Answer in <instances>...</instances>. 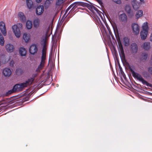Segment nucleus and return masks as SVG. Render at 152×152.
I'll use <instances>...</instances> for the list:
<instances>
[{
    "label": "nucleus",
    "instance_id": "12",
    "mask_svg": "<svg viewBox=\"0 0 152 152\" xmlns=\"http://www.w3.org/2000/svg\"><path fill=\"white\" fill-rule=\"evenodd\" d=\"M44 11V6L43 5H39L36 9V14L38 15H40L42 14Z\"/></svg>",
    "mask_w": 152,
    "mask_h": 152
},
{
    "label": "nucleus",
    "instance_id": "16",
    "mask_svg": "<svg viewBox=\"0 0 152 152\" xmlns=\"http://www.w3.org/2000/svg\"><path fill=\"white\" fill-rule=\"evenodd\" d=\"M3 73L5 76L9 77L11 74V71L10 69L5 68L3 69Z\"/></svg>",
    "mask_w": 152,
    "mask_h": 152
},
{
    "label": "nucleus",
    "instance_id": "10",
    "mask_svg": "<svg viewBox=\"0 0 152 152\" xmlns=\"http://www.w3.org/2000/svg\"><path fill=\"white\" fill-rule=\"evenodd\" d=\"M25 84L23 83L16 84L14 86V88L15 89L16 92L21 91L23 88L26 87L25 86Z\"/></svg>",
    "mask_w": 152,
    "mask_h": 152
},
{
    "label": "nucleus",
    "instance_id": "9",
    "mask_svg": "<svg viewBox=\"0 0 152 152\" xmlns=\"http://www.w3.org/2000/svg\"><path fill=\"white\" fill-rule=\"evenodd\" d=\"M132 28L133 30V32L136 35H137L139 34L140 28L139 26L137 23H133L132 25Z\"/></svg>",
    "mask_w": 152,
    "mask_h": 152
},
{
    "label": "nucleus",
    "instance_id": "29",
    "mask_svg": "<svg viewBox=\"0 0 152 152\" xmlns=\"http://www.w3.org/2000/svg\"><path fill=\"white\" fill-rule=\"evenodd\" d=\"M26 26L28 29H31L32 27L31 22L29 20H27L26 23Z\"/></svg>",
    "mask_w": 152,
    "mask_h": 152
},
{
    "label": "nucleus",
    "instance_id": "39",
    "mask_svg": "<svg viewBox=\"0 0 152 152\" xmlns=\"http://www.w3.org/2000/svg\"><path fill=\"white\" fill-rule=\"evenodd\" d=\"M139 96V98L144 100H147V99H145V97H144L143 96Z\"/></svg>",
    "mask_w": 152,
    "mask_h": 152
},
{
    "label": "nucleus",
    "instance_id": "3",
    "mask_svg": "<svg viewBox=\"0 0 152 152\" xmlns=\"http://www.w3.org/2000/svg\"><path fill=\"white\" fill-rule=\"evenodd\" d=\"M129 69L132 72V76L134 78L141 82L143 85H146L148 87H152V85L144 80L140 74L134 72L133 70L131 68H129Z\"/></svg>",
    "mask_w": 152,
    "mask_h": 152
},
{
    "label": "nucleus",
    "instance_id": "17",
    "mask_svg": "<svg viewBox=\"0 0 152 152\" xmlns=\"http://www.w3.org/2000/svg\"><path fill=\"white\" fill-rule=\"evenodd\" d=\"M26 5L28 8L31 9L34 7V5L32 1L31 0H26Z\"/></svg>",
    "mask_w": 152,
    "mask_h": 152
},
{
    "label": "nucleus",
    "instance_id": "30",
    "mask_svg": "<svg viewBox=\"0 0 152 152\" xmlns=\"http://www.w3.org/2000/svg\"><path fill=\"white\" fill-rule=\"evenodd\" d=\"M53 1V0H46L44 4L45 7H48L50 5Z\"/></svg>",
    "mask_w": 152,
    "mask_h": 152
},
{
    "label": "nucleus",
    "instance_id": "36",
    "mask_svg": "<svg viewBox=\"0 0 152 152\" xmlns=\"http://www.w3.org/2000/svg\"><path fill=\"white\" fill-rule=\"evenodd\" d=\"M63 3V0H57L56 2L57 6H60Z\"/></svg>",
    "mask_w": 152,
    "mask_h": 152
},
{
    "label": "nucleus",
    "instance_id": "31",
    "mask_svg": "<svg viewBox=\"0 0 152 152\" xmlns=\"http://www.w3.org/2000/svg\"><path fill=\"white\" fill-rule=\"evenodd\" d=\"M4 43V40L3 36L0 33V45L1 46H3Z\"/></svg>",
    "mask_w": 152,
    "mask_h": 152
},
{
    "label": "nucleus",
    "instance_id": "45",
    "mask_svg": "<svg viewBox=\"0 0 152 152\" xmlns=\"http://www.w3.org/2000/svg\"><path fill=\"white\" fill-rule=\"evenodd\" d=\"M23 95H27V94H24Z\"/></svg>",
    "mask_w": 152,
    "mask_h": 152
},
{
    "label": "nucleus",
    "instance_id": "40",
    "mask_svg": "<svg viewBox=\"0 0 152 152\" xmlns=\"http://www.w3.org/2000/svg\"><path fill=\"white\" fill-rule=\"evenodd\" d=\"M14 62L13 61H11L10 62V65L11 66H14Z\"/></svg>",
    "mask_w": 152,
    "mask_h": 152
},
{
    "label": "nucleus",
    "instance_id": "38",
    "mask_svg": "<svg viewBox=\"0 0 152 152\" xmlns=\"http://www.w3.org/2000/svg\"><path fill=\"white\" fill-rule=\"evenodd\" d=\"M148 70L149 73L151 74L152 75V67H150L148 68Z\"/></svg>",
    "mask_w": 152,
    "mask_h": 152
},
{
    "label": "nucleus",
    "instance_id": "2",
    "mask_svg": "<svg viewBox=\"0 0 152 152\" xmlns=\"http://www.w3.org/2000/svg\"><path fill=\"white\" fill-rule=\"evenodd\" d=\"M13 96L10 98L4 97L2 100L0 101V105L5 104L8 103L12 102V101L17 102L18 101L22 103H23L25 101H28L30 96H26L24 97L25 96Z\"/></svg>",
    "mask_w": 152,
    "mask_h": 152
},
{
    "label": "nucleus",
    "instance_id": "21",
    "mask_svg": "<svg viewBox=\"0 0 152 152\" xmlns=\"http://www.w3.org/2000/svg\"><path fill=\"white\" fill-rule=\"evenodd\" d=\"M34 80V78L31 77L28 79L25 82L23 83L25 84V86L26 87H27L28 86L31 85Z\"/></svg>",
    "mask_w": 152,
    "mask_h": 152
},
{
    "label": "nucleus",
    "instance_id": "11",
    "mask_svg": "<svg viewBox=\"0 0 152 152\" xmlns=\"http://www.w3.org/2000/svg\"><path fill=\"white\" fill-rule=\"evenodd\" d=\"M0 29L1 33L5 36L7 35V31L4 23L3 21L0 22Z\"/></svg>",
    "mask_w": 152,
    "mask_h": 152
},
{
    "label": "nucleus",
    "instance_id": "6",
    "mask_svg": "<svg viewBox=\"0 0 152 152\" xmlns=\"http://www.w3.org/2000/svg\"><path fill=\"white\" fill-rule=\"evenodd\" d=\"M118 53L122 61H125V57L124 48L121 42H118Z\"/></svg>",
    "mask_w": 152,
    "mask_h": 152
},
{
    "label": "nucleus",
    "instance_id": "20",
    "mask_svg": "<svg viewBox=\"0 0 152 152\" xmlns=\"http://www.w3.org/2000/svg\"><path fill=\"white\" fill-rule=\"evenodd\" d=\"M132 3L133 7L134 10H136L139 8L140 7L139 4L136 2V0H133Z\"/></svg>",
    "mask_w": 152,
    "mask_h": 152
},
{
    "label": "nucleus",
    "instance_id": "34",
    "mask_svg": "<svg viewBox=\"0 0 152 152\" xmlns=\"http://www.w3.org/2000/svg\"><path fill=\"white\" fill-rule=\"evenodd\" d=\"M23 70L21 68H18L16 70V73L17 74H21L23 72Z\"/></svg>",
    "mask_w": 152,
    "mask_h": 152
},
{
    "label": "nucleus",
    "instance_id": "26",
    "mask_svg": "<svg viewBox=\"0 0 152 152\" xmlns=\"http://www.w3.org/2000/svg\"><path fill=\"white\" fill-rule=\"evenodd\" d=\"M123 42L125 46H127L129 45V39L127 37H125L123 39Z\"/></svg>",
    "mask_w": 152,
    "mask_h": 152
},
{
    "label": "nucleus",
    "instance_id": "46",
    "mask_svg": "<svg viewBox=\"0 0 152 152\" xmlns=\"http://www.w3.org/2000/svg\"><path fill=\"white\" fill-rule=\"evenodd\" d=\"M42 94H40V95H42Z\"/></svg>",
    "mask_w": 152,
    "mask_h": 152
},
{
    "label": "nucleus",
    "instance_id": "14",
    "mask_svg": "<svg viewBox=\"0 0 152 152\" xmlns=\"http://www.w3.org/2000/svg\"><path fill=\"white\" fill-rule=\"evenodd\" d=\"M138 50V46L135 43H132L131 45L130 51L132 53H136Z\"/></svg>",
    "mask_w": 152,
    "mask_h": 152
},
{
    "label": "nucleus",
    "instance_id": "42",
    "mask_svg": "<svg viewBox=\"0 0 152 152\" xmlns=\"http://www.w3.org/2000/svg\"><path fill=\"white\" fill-rule=\"evenodd\" d=\"M42 0H36V1L38 3H40Z\"/></svg>",
    "mask_w": 152,
    "mask_h": 152
},
{
    "label": "nucleus",
    "instance_id": "25",
    "mask_svg": "<svg viewBox=\"0 0 152 152\" xmlns=\"http://www.w3.org/2000/svg\"><path fill=\"white\" fill-rule=\"evenodd\" d=\"M89 7H90L91 9H93L95 10L96 12L99 14L101 18L102 19V15H104L103 14L100 12L94 6H90Z\"/></svg>",
    "mask_w": 152,
    "mask_h": 152
},
{
    "label": "nucleus",
    "instance_id": "18",
    "mask_svg": "<svg viewBox=\"0 0 152 152\" xmlns=\"http://www.w3.org/2000/svg\"><path fill=\"white\" fill-rule=\"evenodd\" d=\"M142 48L145 50H148L150 48V44L149 42H145L141 45Z\"/></svg>",
    "mask_w": 152,
    "mask_h": 152
},
{
    "label": "nucleus",
    "instance_id": "22",
    "mask_svg": "<svg viewBox=\"0 0 152 152\" xmlns=\"http://www.w3.org/2000/svg\"><path fill=\"white\" fill-rule=\"evenodd\" d=\"M40 21L38 18H36L33 20L34 26L35 28L38 27L40 24Z\"/></svg>",
    "mask_w": 152,
    "mask_h": 152
},
{
    "label": "nucleus",
    "instance_id": "28",
    "mask_svg": "<svg viewBox=\"0 0 152 152\" xmlns=\"http://www.w3.org/2000/svg\"><path fill=\"white\" fill-rule=\"evenodd\" d=\"M18 17L22 21H23L25 19V17L23 13L19 12L18 14Z\"/></svg>",
    "mask_w": 152,
    "mask_h": 152
},
{
    "label": "nucleus",
    "instance_id": "7",
    "mask_svg": "<svg viewBox=\"0 0 152 152\" xmlns=\"http://www.w3.org/2000/svg\"><path fill=\"white\" fill-rule=\"evenodd\" d=\"M81 3L80 2H75L73 4H71L66 10L65 11V12L63 16V17L66 18L68 14L69 13L67 14V13L69 10L71 8H72V10L73 8H76L77 6L78 5H81Z\"/></svg>",
    "mask_w": 152,
    "mask_h": 152
},
{
    "label": "nucleus",
    "instance_id": "13",
    "mask_svg": "<svg viewBox=\"0 0 152 152\" xmlns=\"http://www.w3.org/2000/svg\"><path fill=\"white\" fill-rule=\"evenodd\" d=\"M125 10L129 17H132L133 16L134 13L130 6L129 5H126L125 7Z\"/></svg>",
    "mask_w": 152,
    "mask_h": 152
},
{
    "label": "nucleus",
    "instance_id": "15",
    "mask_svg": "<svg viewBox=\"0 0 152 152\" xmlns=\"http://www.w3.org/2000/svg\"><path fill=\"white\" fill-rule=\"evenodd\" d=\"M6 49L8 52L11 53L13 52L14 50L13 45L11 44H7L5 46Z\"/></svg>",
    "mask_w": 152,
    "mask_h": 152
},
{
    "label": "nucleus",
    "instance_id": "4",
    "mask_svg": "<svg viewBox=\"0 0 152 152\" xmlns=\"http://www.w3.org/2000/svg\"><path fill=\"white\" fill-rule=\"evenodd\" d=\"M142 30L140 32V36L142 39L144 40L147 37L149 28L148 23L147 22H145L143 24Z\"/></svg>",
    "mask_w": 152,
    "mask_h": 152
},
{
    "label": "nucleus",
    "instance_id": "1",
    "mask_svg": "<svg viewBox=\"0 0 152 152\" xmlns=\"http://www.w3.org/2000/svg\"><path fill=\"white\" fill-rule=\"evenodd\" d=\"M47 40V34H45V37H43L41 40V45L43 48L42 51V56L40 63L36 69V71L37 72H40L45 66V60L46 59V44Z\"/></svg>",
    "mask_w": 152,
    "mask_h": 152
},
{
    "label": "nucleus",
    "instance_id": "43",
    "mask_svg": "<svg viewBox=\"0 0 152 152\" xmlns=\"http://www.w3.org/2000/svg\"><path fill=\"white\" fill-rule=\"evenodd\" d=\"M140 2L142 3V4H144L145 3V1L144 0H140Z\"/></svg>",
    "mask_w": 152,
    "mask_h": 152
},
{
    "label": "nucleus",
    "instance_id": "35",
    "mask_svg": "<svg viewBox=\"0 0 152 152\" xmlns=\"http://www.w3.org/2000/svg\"><path fill=\"white\" fill-rule=\"evenodd\" d=\"M16 92L15 91V89L14 88V87L12 89L8 91L7 92L6 94L5 95H8L9 94H11L14 92Z\"/></svg>",
    "mask_w": 152,
    "mask_h": 152
},
{
    "label": "nucleus",
    "instance_id": "19",
    "mask_svg": "<svg viewBox=\"0 0 152 152\" xmlns=\"http://www.w3.org/2000/svg\"><path fill=\"white\" fill-rule=\"evenodd\" d=\"M119 19L122 22L126 23L127 20V16L125 13L121 14L119 16Z\"/></svg>",
    "mask_w": 152,
    "mask_h": 152
},
{
    "label": "nucleus",
    "instance_id": "41",
    "mask_svg": "<svg viewBox=\"0 0 152 152\" xmlns=\"http://www.w3.org/2000/svg\"><path fill=\"white\" fill-rule=\"evenodd\" d=\"M37 73L33 74L32 75V78L34 79V78L37 76Z\"/></svg>",
    "mask_w": 152,
    "mask_h": 152
},
{
    "label": "nucleus",
    "instance_id": "8",
    "mask_svg": "<svg viewBox=\"0 0 152 152\" xmlns=\"http://www.w3.org/2000/svg\"><path fill=\"white\" fill-rule=\"evenodd\" d=\"M38 50V45L35 44H33L31 45L29 48L30 53L33 55L37 53Z\"/></svg>",
    "mask_w": 152,
    "mask_h": 152
},
{
    "label": "nucleus",
    "instance_id": "5",
    "mask_svg": "<svg viewBox=\"0 0 152 152\" xmlns=\"http://www.w3.org/2000/svg\"><path fill=\"white\" fill-rule=\"evenodd\" d=\"M22 24L20 23L14 25L12 26L13 32L16 37L18 38H19L20 36L21 32L20 31V28H22Z\"/></svg>",
    "mask_w": 152,
    "mask_h": 152
},
{
    "label": "nucleus",
    "instance_id": "23",
    "mask_svg": "<svg viewBox=\"0 0 152 152\" xmlns=\"http://www.w3.org/2000/svg\"><path fill=\"white\" fill-rule=\"evenodd\" d=\"M30 37L29 34L24 33L23 35V38L26 42H28L30 39Z\"/></svg>",
    "mask_w": 152,
    "mask_h": 152
},
{
    "label": "nucleus",
    "instance_id": "27",
    "mask_svg": "<svg viewBox=\"0 0 152 152\" xmlns=\"http://www.w3.org/2000/svg\"><path fill=\"white\" fill-rule=\"evenodd\" d=\"M143 12L142 10H140L136 13L135 16L137 19L141 17L143 15Z\"/></svg>",
    "mask_w": 152,
    "mask_h": 152
},
{
    "label": "nucleus",
    "instance_id": "24",
    "mask_svg": "<svg viewBox=\"0 0 152 152\" xmlns=\"http://www.w3.org/2000/svg\"><path fill=\"white\" fill-rule=\"evenodd\" d=\"M20 53L22 56H25L26 53V51L25 48L21 47L19 49Z\"/></svg>",
    "mask_w": 152,
    "mask_h": 152
},
{
    "label": "nucleus",
    "instance_id": "33",
    "mask_svg": "<svg viewBox=\"0 0 152 152\" xmlns=\"http://www.w3.org/2000/svg\"><path fill=\"white\" fill-rule=\"evenodd\" d=\"M148 57V54L146 53H143L142 54V60L145 61Z\"/></svg>",
    "mask_w": 152,
    "mask_h": 152
},
{
    "label": "nucleus",
    "instance_id": "37",
    "mask_svg": "<svg viewBox=\"0 0 152 152\" xmlns=\"http://www.w3.org/2000/svg\"><path fill=\"white\" fill-rule=\"evenodd\" d=\"M113 1L116 3L120 4L121 3V0H113Z\"/></svg>",
    "mask_w": 152,
    "mask_h": 152
},
{
    "label": "nucleus",
    "instance_id": "32",
    "mask_svg": "<svg viewBox=\"0 0 152 152\" xmlns=\"http://www.w3.org/2000/svg\"><path fill=\"white\" fill-rule=\"evenodd\" d=\"M143 76L146 78L149 77H150V74L147 71H144L142 73Z\"/></svg>",
    "mask_w": 152,
    "mask_h": 152
},
{
    "label": "nucleus",
    "instance_id": "44",
    "mask_svg": "<svg viewBox=\"0 0 152 152\" xmlns=\"http://www.w3.org/2000/svg\"><path fill=\"white\" fill-rule=\"evenodd\" d=\"M151 64L152 65V55L151 56Z\"/></svg>",
    "mask_w": 152,
    "mask_h": 152
}]
</instances>
